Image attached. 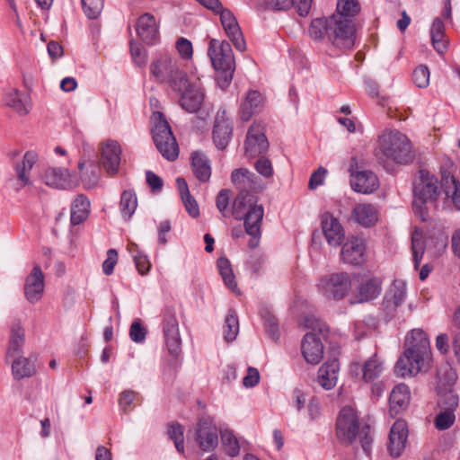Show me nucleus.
<instances>
[{"instance_id":"4","label":"nucleus","mask_w":460,"mask_h":460,"mask_svg":"<svg viewBox=\"0 0 460 460\" xmlns=\"http://www.w3.org/2000/svg\"><path fill=\"white\" fill-rule=\"evenodd\" d=\"M150 72L157 82L167 84L172 91L183 89L189 78L183 64L167 54L161 55L152 61Z\"/></svg>"},{"instance_id":"28","label":"nucleus","mask_w":460,"mask_h":460,"mask_svg":"<svg viewBox=\"0 0 460 460\" xmlns=\"http://www.w3.org/2000/svg\"><path fill=\"white\" fill-rule=\"evenodd\" d=\"M4 102L21 116L27 115L31 109L30 98L15 88H10L5 92Z\"/></svg>"},{"instance_id":"38","label":"nucleus","mask_w":460,"mask_h":460,"mask_svg":"<svg viewBox=\"0 0 460 460\" xmlns=\"http://www.w3.org/2000/svg\"><path fill=\"white\" fill-rule=\"evenodd\" d=\"M457 378L456 372L453 367L447 363L442 364L437 370V389L438 391H447L451 389Z\"/></svg>"},{"instance_id":"49","label":"nucleus","mask_w":460,"mask_h":460,"mask_svg":"<svg viewBox=\"0 0 460 460\" xmlns=\"http://www.w3.org/2000/svg\"><path fill=\"white\" fill-rule=\"evenodd\" d=\"M359 12V4L358 0H338L337 13L349 18L354 16Z\"/></svg>"},{"instance_id":"7","label":"nucleus","mask_w":460,"mask_h":460,"mask_svg":"<svg viewBox=\"0 0 460 460\" xmlns=\"http://www.w3.org/2000/svg\"><path fill=\"white\" fill-rule=\"evenodd\" d=\"M153 139L157 150L169 161H174L179 155V146L171 127L160 111L153 114Z\"/></svg>"},{"instance_id":"32","label":"nucleus","mask_w":460,"mask_h":460,"mask_svg":"<svg viewBox=\"0 0 460 460\" xmlns=\"http://www.w3.org/2000/svg\"><path fill=\"white\" fill-rule=\"evenodd\" d=\"M410 402V390L404 384H399L394 387L390 394V413L396 415L406 409Z\"/></svg>"},{"instance_id":"53","label":"nucleus","mask_w":460,"mask_h":460,"mask_svg":"<svg viewBox=\"0 0 460 460\" xmlns=\"http://www.w3.org/2000/svg\"><path fill=\"white\" fill-rule=\"evenodd\" d=\"M175 48L182 59H191L193 55V48L191 42L186 38H179L176 41Z\"/></svg>"},{"instance_id":"41","label":"nucleus","mask_w":460,"mask_h":460,"mask_svg":"<svg viewBox=\"0 0 460 460\" xmlns=\"http://www.w3.org/2000/svg\"><path fill=\"white\" fill-rule=\"evenodd\" d=\"M137 207V195L132 190H124L120 197V212L124 218L128 219L135 213Z\"/></svg>"},{"instance_id":"23","label":"nucleus","mask_w":460,"mask_h":460,"mask_svg":"<svg viewBox=\"0 0 460 460\" xmlns=\"http://www.w3.org/2000/svg\"><path fill=\"white\" fill-rule=\"evenodd\" d=\"M301 349L306 362L312 365L318 364L323 357V346L314 333L308 332L305 335Z\"/></svg>"},{"instance_id":"58","label":"nucleus","mask_w":460,"mask_h":460,"mask_svg":"<svg viewBox=\"0 0 460 460\" xmlns=\"http://www.w3.org/2000/svg\"><path fill=\"white\" fill-rule=\"evenodd\" d=\"M181 200L184 204L186 211L192 217H198L199 216V208L196 201V199L190 194L188 196H183Z\"/></svg>"},{"instance_id":"64","label":"nucleus","mask_w":460,"mask_h":460,"mask_svg":"<svg viewBox=\"0 0 460 460\" xmlns=\"http://www.w3.org/2000/svg\"><path fill=\"white\" fill-rule=\"evenodd\" d=\"M130 51H131V55H132V58L134 59V61L137 64V65H142L146 62V55H145V52L142 49V47L139 45V44H134V43H131L130 45Z\"/></svg>"},{"instance_id":"34","label":"nucleus","mask_w":460,"mask_h":460,"mask_svg":"<svg viewBox=\"0 0 460 460\" xmlns=\"http://www.w3.org/2000/svg\"><path fill=\"white\" fill-rule=\"evenodd\" d=\"M191 168L195 177L206 182L211 176V164L205 154L195 151L191 154Z\"/></svg>"},{"instance_id":"26","label":"nucleus","mask_w":460,"mask_h":460,"mask_svg":"<svg viewBox=\"0 0 460 460\" xmlns=\"http://www.w3.org/2000/svg\"><path fill=\"white\" fill-rule=\"evenodd\" d=\"M136 30L139 38L146 44H155L158 40L157 24L150 13H144L138 18Z\"/></svg>"},{"instance_id":"40","label":"nucleus","mask_w":460,"mask_h":460,"mask_svg":"<svg viewBox=\"0 0 460 460\" xmlns=\"http://www.w3.org/2000/svg\"><path fill=\"white\" fill-rule=\"evenodd\" d=\"M217 268L225 285L234 293L239 294L230 261L225 257H220L217 260Z\"/></svg>"},{"instance_id":"46","label":"nucleus","mask_w":460,"mask_h":460,"mask_svg":"<svg viewBox=\"0 0 460 460\" xmlns=\"http://www.w3.org/2000/svg\"><path fill=\"white\" fill-rule=\"evenodd\" d=\"M445 193L447 199L451 200L455 208L460 210V183L454 176L447 179Z\"/></svg>"},{"instance_id":"42","label":"nucleus","mask_w":460,"mask_h":460,"mask_svg":"<svg viewBox=\"0 0 460 460\" xmlns=\"http://www.w3.org/2000/svg\"><path fill=\"white\" fill-rule=\"evenodd\" d=\"M309 34L315 40L324 38L329 40V17L314 19L309 27Z\"/></svg>"},{"instance_id":"36","label":"nucleus","mask_w":460,"mask_h":460,"mask_svg":"<svg viewBox=\"0 0 460 460\" xmlns=\"http://www.w3.org/2000/svg\"><path fill=\"white\" fill-rule=\"evenodd\" d=\"M12 374L14 379L31 377L35 374L34 363L28 358L20 355L12 358Z\"/></svg>"},{"instance_id":"21","label":"nucleus","mask_w":460,"mask_h":460,"mask_svg":"<svg viewBox=\"0 0 460 460\" xmlns=\"http://www.w3.org/2000/svg\"><path fill=\"white\" fill-rule=\"evenodd\" d=\"M384 370V362L376 354L367 359L362 366L359 364L352 366V372L357 376L361 375L365 382H372L377 379L381 376Z\"/></svg>"},{"instance_id":"62","label":"nucleus","mask_w":460,"mask_h":460,"mask_svg":"<svg viewBox=\"0 0 460 460\" xmlns=\"http://www.w3.org/2000/svg\"><path fill=\"white\" fill-rule=\"evenodd\" d=\"M260 374L254 367H249L247 375L243 377V384L245 387H253L259 383Z\"/></svg>"},{"instance_id":"44","label":"nucleus","mask_w":460,"mask_h":460,"mask_svg":"<svg viewBox=\"0 0 460 460\" xmlns=\"http://www.w3.org/2000/svg\"><path fill=\"white\" fill-rule=\"evenodd\" d=\"M222 446L226 453L231 456H236L240 452V446L237 438L229 429L221 430Z\"/></svg>"},{"instance_id":"18","label":"nucleus","mask_w":460,"mask_h":460,"mask_svg":"<svg viewBox=\"0 0 460 460\" xmlns=\"http://www.w3.org/2000/svg\"><path fill=\"white\" fill-rule=\"evenodd\" d=\"M44 292V276L41 269L35 266L25 279L24 295L26 299L34 304L38 302Z\"/></svg>"},{"instance_id":"30","label":"nucleus","mask_w":460,"mask_h":460,"mask_svg":"<svg viewBox=\"0 0 460 460\" xmlns=\"http://www.w3.org/2000/svg\"><path fill=\"white\" fill-rule=\"evenodd\" d=\"M406 298V284L402 280H394L386 292L383 305L389 313L394 312Z\"/></svg>"},{"instance_id":"6","label":"nucleus","mask_w":460,"mask_h":460,"mask_svg":"<svg viewBox=\"0 0 460 460\" xmlns=\"http://www.w3.org/2000/svg\"><path fill=\"white\" fill-rule=\"evenodd\" d=\"M208 55L213 67L219 73L218 81L228 84L235 69V61L230 44L226 40L212 39L209 41Z\"/></svg>"},{"instance_id":"9","label":"nucleus","mask_w":460,"mask_h":460,"mask_svg":"<svg viewBox=\"0 0 460 460\" xmlns=\"http://www.w3.org/2000/svg\"><path fill=\"white\" fill-rule=\"evenodd\" d=\"M351 286L349 275L347 272H339L321 278L317 289L326 299L340 301L349 294Z\"/></svg>"},{"instance_id":"20","label":"nucleus","mask_w":460,"mask_h":460,"mask_svg":"<svg viewBox=\"0 0 460 460\" xmlns=\"http://www.w3.org/2000/svg\"><path fill=\"white\" fill-rule=\"evenodd\" d=\"M350 185L357 192L370 194L378 189L379 181L371 171H358L351 173Z\"/></svg>"},{"instance_id":"51","label":"nucleus","mask_w":460,"mask_h":460,"mask_svg":"<svg viewBox=\"0 0 460 460\" xmlns=\"http://www.w3.org/2000/svg\"><path fill=\"white\" fill-rule=\"evenodd\" d=\"M455 420V411H441L435 419V427L439 430H445L449 429Z\"/></svg>"},{"instance_id":"14","label":"nucleus","mask_w":460,"mask_h":460,"mask_svg":"<svg viewBox=\"0 0 460 460\" xmlns=\"http://www.w3.org/2000/svg\"><path fill=\"white\" fill-rule=\"evenodd\" d=\"M269 143L265 136L264 127L259 122H254L247 132L244 143L247 156L255 157L266 152Z\"/></svg>"},{"instance_id":"43","label":"nucleus","mask_w":460,"mask_h":460,"mask_svg":"<svg viewBox=\"0 0 460 460\" xmlns=\"http://www.w3.org/2000/svg\"><path fill=\"white\" fill-rule=\"evenodd\" d=\"M224 338L226 341L235 340L239 332V321L234 310H229L223 327Z\"/></svg>"},{"instance_id":"19","label":"nucleus","mask_w":460,"mask_h":460,"mask_svg":"<svg viewBox=\"0 0 460 460\" xmlns=\"http://www.w3.org/2000/svg\"><path fill=\"white\" fill-rule=\"evenodd\" d=\"M382 291V280L377 277L364 276L356 293L357 303H366L376 299Z\"/></svg>"},{"instance_id":"24","label":"nucleus","mask_w":460,"mask_h":460,"mask_svg":"<svg viewBox=\"0 0 460 460\" xmlns=\"http://www.w3.org/2000/svg\"><path fill=\"white\" fill-rule=\"evenodd\" d=\"M42 181L49 187L56 189H70L75 185L66 169L49 167L42 174Z\"/></svg>"},{"instance_id":"48","label":"nucleus","mask_w":460,"mask_h":460,"mask_svg":"<svg viewBox=\"0 0 460 460\" xmlns=\"http://www.w3.org/2000/svg\"><path fill=\"white\" fill-rule=\"evenodd\" d=\"M168 436L173 440L175 447L178 452L183 453L184 451V429L178 423H172L168 426Z\"/></svg>"},{"instance_id":"12","label":"nucleus","mask_w":460,"mask_h":460,"mask_svg":"<svg viewBox=\"0 0 460 460\" xmlns=\"http://www.w3.org/2000/svg\"><path fill=\"white\" fill-rule=\"evenodd\" d=\"M163 329L166 348L169 353L177 358L181 351L178 321L172 309L167 308L163 316Z\"/></svg>"},{"instance_id":"17","label":"nucleus","mask_w":460,"mask_h":460,"mask_svg":"<svg viewBox=\"0 0 460 460\" xmlns=\"http://www.w3.org/2000/svg\"><path fill=\"white\" fill-rule=\"evenodd\" d=\"M121 148L115 140H106L101 147V160L106 172L114 174L118 172L120 164Z\"/></svg>"},{"instance_id":"56","label":"nucleus","mask_w":460,"mask_h":460,"mask_svg":"<svg viewBox=\"0 0 460 460\" xmlns=\"http://www.w3.org/2000/svg\"><path fill=\"white\" fill-rule=\"evenodd\" d=\"M146 330L138 321H135L131 323L129 329V337L134 342H143L146 339Z\"/></svg>"},{"instance_id":"33","label":"nucleus","mask_w":460,"mask_h":460,"mask_svg":"<svg viewBox=\"0 0 460 460\" xmlns=\"http://www.w3.org/2000/svg\"><path fill=\"white\" fill-rule=\"evenodd\" d=\"M263 98L258 91H249L240 106V116L244 121L249 120L253 114L259 111L262 105Z\"/></svg>"},{"instance_id":"39","label":"nucleus","mask_w":460,"mask_h":460,"mask_svg":"<svg viewBox=\"0 0 460 460\" xmlns=\"http://www.w3.org/2000/svg\"><path fill=\"white\" fill-rule=\"evenodd\" d=\"M232 135L230 123L224 119H216L213 129V138L217 148L224 149Z\"/></svg>"},{"instance_id":"10","label":"nucleus","mask_w":460,"mask_h":460,"mask_svg":"<svg viewBox=\"0 0 460 460\" xmlns=\"http://www.w3.org/2000/svg\"><path fill=\"white\" fill-rule=\"evenodd\" d=\"M195 441L203 452H211L218 446V429L211 417L199 420L195 429Z\"/></svg>"},{"instance_id":"55","label":"nucleus","mask_w":460,"mask_h":460,"mask_svg":"<svg viewBox=\"0 0 460 460\" xmlns=\"http://www.w3.org/2000/svg\"><path fill=\"white\" fill-rule=\"evenodd\" d=\"M259 174L266 179H270L273 175V167L271 162L266 157H261L254 164Z\"/></svg>"},{"instance_id":"47","label":"nucleus","mask_w":460,"mask_h":460,"mask_svg":"<svg viewBox=\"0 0 460 460\" xmlns=\"http://www.w3.org/2000/svg\"><path fill=\"white\" fill-rule=\"evenodd\" d=\"M438 404L443 411H455L457 409L459 400L457 394L453 390L438 391Z\"/></svg>"},{"instance_id":"5","label":"nucleus","mask_w":460,"mask_h":460,"mask_svg":"<svg viewBox=\"0 0 460 460\" xmlns=\"http://www.w3.org/2000/svg\"><path fill=\"white\" fill-rule=\"evenodd\" d=\"M396 164H405L412 161V146L410 139L399 131L384 132L378 140L377 155Z\"/></svg>"},{"instance_id":"52","label":"nucleus","mask_w":460,"mask_h":460,"mask_svg":"<svg viewBox=\"0 0 460 460\" xmlns=\"http://www.w3.org/2000/svg\"><path fill=\"white\" fill-rule=\"evenodd\" d=\"M412 80L419 88H426L429 84V70L426 66H419L412 73Z\"/></svg>"},{"instance_id":"57","label":"nucleus","mask_w":460,"mask_h":460,"mask_svg":"<svg viewBox=\"0 0 460 460\" xmlns=\"http://www.w3.org/2000/svg\"><path fill=\"white\" fill-rule=\"evenodd\" d=\"M118 261V252L115 249H110L107 252V258L102 263V270L105 275L112 274L115 265Z\"/></svg>"},{"instance_id":"1","label":"nucleus","mask_w":460,"mask_h":460,"mask_svg":"<svg viewBox=\"0 0 460 460\" xmlns=\"http://www.w3.org/2000/svg\"><path fill=\"white\" fill-rule=\"evenodd\" d=\"M231 181L239 190L233 202L232 214L235 219L243 220L248 234L257 238L261 235L264 208L258 204V198L253 193L261 190L263 185L253 172L245 168L233 171Z\"/></svg>"},{"instance_id":"29","label":"nucleus","mask_w":460,"mask_h":460,"mask_svg":"<svg viewBox=\"0 0 460 460\" xmlns=\"http://www.w3.org/2000/svg\"><path fill=\"white\" fill-rule=\"evenodd\" d=\"M351 219L364 227L374 226L378 220L377 208L369 203L358 204L351 211Z\"/></svg>"},{"instance_id":"54","label":"nucleus","mask_w":460,"mask_h":460,"mask_svg":"<svg viewBox=\"0 0 460 460\" xmlns=\"http://www.w3.org/2000/svg\"><path fill=\"white\" fill-rule=\"evenodd\" d=\"M132 253L133 260L135 261L136 267L138 272L142 275L146 274L149 271L151 264L147 260V257L142 254L140 252L130 250Z\"/></svg>"},{"instance_id":"3","label":"nucleus","mask_w":460,"mask_h":460,"mask_svg":"<svg viewBox=\"0 0 460 460\" xmlns=\"http://www.w3.org/2000/svg\"><path fill=\"white\" fill-rule=\"evenodd\" d=\"M441 190L438 178L426 170H420L413 188V210L422 221L429 217V209H437Z\"/></svg>"},{"instance_id":"25","label":"nucleus","mask_w":460,"mask_h":460,"mask_svg":"<svg viewBox=\"0 0 460 460\" xmlns=\"http://www.w3.org/2000/svg\"><path fill=\"white\" fill-rule=\"evenodd\" d=\"M322 227L324 237L332 246L341 244L344 237L343 228L337 218L326 212L322 216Z\"/></svg>"},{"instance_id":"59","label":"nucleus","mask_w":460,"mask_h":460,"mask_svg":"<svg viewBox=\"0 0 460 460\" xmlns=\"http://www.w3.org/2000/svg\"><path fill=\"white\" fill-rule=\"evenodd\" d=\"M326 173L327 170L323 167H320L317 171H315L310 177L308 183L309 189L314 190L322 185L323 183Z\"/></svg>"},{"instance_id":"45","label":"nucleus","mask_w":460,"mask_h":460,"mask_svg":"<svg viewBox=\"0 0 460 460\" xmlns=\"http://www.w3.org/2000/svg\"><path fill=\"white\" fill-rule=\"evenodd\" d=\"M425 251L422 233L415 230L411 236V252L415 269H418Z\"/></svg>"},{"instance_id":"15","label":"nucleus","mask_w":460,"mask_h":460,"mask_svg":"<svg viewBox=\"0 0 460 460\" xmlns=\"http://www.w3.org/2000/svg\"><path fill=\"white\" fill-rule=\"evenodd\" d=\"M173 92L180 95V104L186 111L193 113L200 109L204 101V93L199 84L190 83L188 78L183 89Z\"/></svg>"},{"instance_id":"27","label":"nucleus","mask_w":460,"mask_h":460,"mask_svg":"<svg viewBox=\"0 0 460 460\" xmlns=\"http://www.w3.org/2000/svg\"><path fill=\"white\" fill-rule=\"evenodd\" d=\"M25 343V330L20 321H14L10 327V335L6 350V358H15L22 352Z\"/></svg>"},{"instance_id":"31","label":"nucleus","mask_w":460,"mask_h":460,"mask_svg":"<svg viewBox=\"0 0 460 460\" xmlns=\"http://www.w3.org/2000/svg\"><path fill=\"white\" fill-rule=\"evenodd\" d=\"M339 362L336 359L326 361L318 370L317 383L325 390L332 389L338 380Z\"/></svg>"},{"instance_id":"22","label":"nucleus","mask_w":460,"mask_h":460,"mask_svg":"<svg viewBox=\"0 0 460 460\" xmlns=\"http://www.w3.org/2000/svg\"><path fill=\"white\" fill-rule=\"evenodd\" d=\"M408 430L406 422L397 420L391 428L389 435L388 450L391 456L397 457L401 456L407 441Z\"/></svg>"},{"instance_id":"37","label":"nucleus","mask_w":460,"mask_h":460,"mask_svg":"<svg viewBox=\"0 0 460 460\" xmlns=\"http://www.w3.org/2000/svg\"><path fill=\"white\" fill-rule=\"evenodd\" d=\"M90 201L84 195H78L71 207L70 221L73 225L84 222L89 215Z\"/></svg>"},{"instance_id":"2","label":"nucleus","mask_w":460,"mask_h":460,"mask_svg":"<svg viewBox=\"0 0 460 460\" xmlns=\"http://www.w3.org/2000/svg\"><path fill=\"white\" fill-rule=\"evenodd\" d=\"M431 351L429 340L422 329H413L406 336L405 350L398 358L394 372L401 377L414 376L430 367Z\"/></svg>"},{"instance_id":"63","label":"nucleus","mask_w":460,"mask_h":460,"mask_svg":"<svg viewBox=\"0 0 460 460\" xmlns=\"http://www.w3.org/2000/svg\"><path fill=\"white\" fill-rule=\"evenodd\" d=\"M136 394L133 391L128 390L124 391L120 394V397L119 400V406L123 411H127L133 401L135 400Z\"/></svg>"},{"instance_id":"13","label":"nucleus","mask_w":460,"mask_h":460,"mask_svg":"<svg viewBox=\"0 0 460 460\" xmlns=\"http://www.w3.org/2000/svg\"><path fill=\"white\" fill-rule=\"evenodd\" d=\"M216 13L219 14L221 25L234 48L239 51H244L246 49V42L234 13L223 6Z\"/></svg>"},{"instance_id":"50","label":"nucleus","mask_w":460,"mask_h":460,"mask_svg":"<svg viewBox=\"0 0 460 460\" xmlns=\"http://www.w3.org/2000/svg\"><path fill=\"white\" fill-rule=\"evenodd\" d=\"M81 1H82V6H83L84 13L89 19H95L101 14V13L103 9V5H104L103 0H81Z\"/></svg>"},{"instance_id":"8","label":"nucleus","mask_w":460,"mask_h":460,"mask_svg":"<svg viewBox=\"0 0 460 460\" xmlns=\"http://www.w3.org/2000/svg\"><path fill=\"white\" fill-rule=\"evenodd\" d=\"M355 30L350 19L341 13L329 16V42L332 47L341 49H350L354 46Z\"/></svg>"},{"instance_id":"11","label":"nucleus","mask_w":460,"mask_h":460,"mask_svg":"<svg viewBox=\"0 0 460 460\" xmlns=\"http://www.w3.org/2000/svg\"><path fill=\"white\" fill-rule=\"evenodd\" d=\"M358 433V418L351 407L341 410L337 423L336 435L342 443H351Z\"/></svg>"},{"instance_id":"16","label":"nucleus","mask_w":460,"mask_h":460,"mask_svg":"<svg viewBox=\"0 0 460 460\" xmlns=\"http://www.w3.org/2000/svg\"><path fill=\"white\" fill-rule=\"evenodd\" d=\"M366 245L362 238L352 236L343 244L341 256L345 263L359 265L365 261Z\"/></svg>"},{"instance_id":"61","label":"nucleus","mask_w":460,"mask_h":460,"mask_svg":"<svg viewBox=\"0 0 460 460\" xmlns=\"http://www.w3.org/2000/svg\"><path fill=\"white\" fill-rule=\"evenodd\" d=\"M230 200V191L226 189H223L219 191L217 197V208L221 212L224 213L228 205Z\"/></svg>"},{"instance_id":"35","label":"nucleus","mask_w":460,"mask_h":460,"mask_svg":"<svg viewBox=\"0 0 460 460\" xmlns=\"http://www.w3.org/2000/svg\"><path fill=\"white\" fill-rule=\"evenodd\" d=\"M38 161V155L34 151H27L22 160L15 165V171L18 180L22 186L31 185L30 172Z\"/></svg>"},{"instance_id":"60","label":"nucleus","mask_w":460,"mask_h":460,"mask_svg":"<svg viewBox=\"0 0 460 460\" xmlns=\"http://www.w3.org/2000/svg\"><path fill=\"white\" fill-rule=\"evenodd\" d=\"M359 441L362 446L363 450L369 454L370 447L372 443V437L370 435V429L368 426L363 427L360 432L358 431Z\"/></svg>"}]
</instances>
